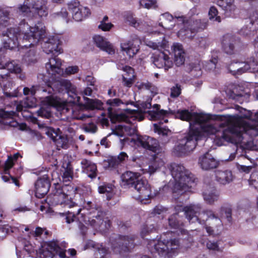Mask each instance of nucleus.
<instances>
[{
	"label": "nucleus",
	"instance_id": "37",
	"mask_svg": "<svg viewBox=\"0 0 258 258\" xmlns=\"http://www.w3.org/2000/svg\"><path fill=\"white\" fill-rule=\"evenodd\" d=\"M203 196L207 203L212 204L218 200L219 193L215 187H208L203 191Z\"/></svg>",
	"mask_w": 258,
	"mask_h": 258
},
{
	"label": "nucleus",
	"instance_id": "4",
	"mask_svg": "<svg viewBox=\"0 0 258 258\" xmlns=\"http://www.w3.org/2000/svg\"><path fill=\"white\" fill-rule=\"evenodd\" d=\"M32 19H28V21L23 20L20 23V30L23 34L22 40L20 41V46L26 47L35 46L40 43L43 51L52 55H57L62 51L59 46L60 41L56 36L45 37V27L40 21H34L36 23L33 26Z\"/></svg>",
	"mask_w": 258,
	"mask_h": 258
},
{
	"label": "nucleus",
	"instance_id": "11",
	"mask_svg": "<svg viewBox=\"0 0 258 258\" xmlns=\"http://www.w3.org/2000/svg\"><path fill=\"white\" fill-rule=\"evenodd\" d=\"M148 112L151 119L160 121L159 123L153 124L154 131L162 136L164 139L163 143H167L170 140L169 137L171 135V131L168 128L161 127L160 124L168 122L167 118L171 114V112L163 109L160 110V105L158 104H154L153 110L149 111Z\"/></svg>",
	"mask_w": 258,
	"mask_h": 258
},
{
	"label": "nucleus",
	"instance_id": "12",
	"mask_svg": "<svg viewBox=\"0 0 258 258\" xmlns=\"http://www.w3.org/2000/svg\"><path fill=\"white\" fill-rule=\"evenodd\" d=\"M42 99L41 101L42 106L37 111L38 116L49 118L51 115L50 111L51 107H55L58 110H62L63 112L64 110L70 111L67 104L62 102L59 98L55 96L54 94L44 97Z\"/></svg>",
	"mask_w": 258,
	"mask_h": 258
},
{
	"label": "nucleus",
	"instance_id": "19",
	"mask_svg": "<svg viewBox=\"0 0 258 258\" xmlns=\"http://www.w3.org/2000/svg\"><path fill=\"white\" fill-rule=\"evenodd\" d=\"M68 9L72 13L73 18L76 21H81L91 14L90 10L86 7L80 5L77 0L68 4Z\"/></svg>",
	"mask_w": 258,
	"mask_h": 258
},
{
	"label": "nucleus",
	"instance_id": "41",
	"mask_svg": "<svg viewBox=\"0 0 258 258\" xmlns=\"http://www.w3.org/2000/svg\"><path fill=\"white\" fill-rule=\"evenodd\" d=\"M16 113L14 111L0 109V122L15 126V125L14 124H11L12 122L11 121H8L7 120L13 118L16 115Z\"/></svg>",
	"mask_w": 258,
	"mask_h": 258
},
{
	"label": "nucleus",
	"instance_id": "61",
	"mask_svg": "<svg viewBox=\"0 0 258 258\" xmlns=\"http://www.w3.org/2000/svg\"><path fill=\"white\" fill-rule=\"evenodd\" d=\"M180 88L177 85H176V86L173 87L171 88V96L172 97H176L180 95Z\"/></svg>",
	"mask_w": 258,
	"mask_h": 258
},
{
	"label": "nucleus",
	"instance_id": "28",
	"mask_svg": "<svg viewBox=\"0 0 258 258\" xmlns=\"http://www.w3.org/2000/svg\"><path fill=\"white\" fill-rule=\"evenodd\" d=\"M32 12L35 13L33 17L36 18L46 17L48 15L47 2L46 0H31Z\"/></svg>",
	"mask_w": 258,
	"mask_h": 258
},
{
	"label": "nucleus",
	"instance_id": "38",
	"mask_svg": "<svg viewBox=\"0 0 258 258\" xmlns=\"http://www.w3.org/2000/svg\"><path fill=\"white\" fill-rule=\"evenodd\" d=\"M31 0H25L23 4L19 5L17 9V13L23 16L30 18L32 16V6Z\"/></svg>",
	"mask_w": 258,
	"mask_h": 258
},
{
	"label": "nucleus",
	"instance_id": "59",
	"mask_svg": "<svg viewBox=\"0 0 258 258\" xmlns=\"http://www.w3.org/2000/svg\"><path fill=\"white\" fill-rule=\"evenodd\" d=\"M124 73L122 75H125L128 77L134 78V71L133 69L128 66H125L122 68Z\"/></svg>",
	"mask_w": 258,
	"mask_h": 258
},
{
	"label": "nucleus",
	"instance_id": "56",
	"mask_svg": "<svg viewBox=\"0 0 258 258\" xmlns=\"http://www.w3.org/2000/svg\"><path fill=\"white\" fill-rule=\"evenodd\" d=\"M48 232L45 229H43L40 227H37L35 231L32 234V235L36 238L38 237H41L42 235H44L46 236L48 234Z\"/></svg>",
	"mask_w": 258,
	"mask_h": 258
},
{
	"label": "nucleus",
	"instance_id": "36",
	"mask_svg": "<svg viewBox=\"0 0 258 258\" xmlns=\"http://www.w3.org/2000/svg\"><path fill=\"white\" fill-rule=\"evenodd\" d=\"M216 181L220 184L226 185L231 182L233 179V176L231 171L217 170L215 172Z\"/></svg>",
	"mask_w": 258,
	"mask_h": 258
},
{
	"label": "nucleus",
	"instance_id": "45",
	"mask_svg": "<svg viewBox=\"0 0 258 258\" xmlns=\"http://www.w3.org/2000/svg\"><path fill=\"white\" fill-rule=\"evenodd\" d=\"M207 247L210 250L214 252H222L223 250V245L220 242L208 240L207 242Z\"/></svg>",
	"mask_w": 258,
	"mask_h": 258
},
{
	"label": "nucleus",
	"instance_id": "34",
	"mask_svg": "<svg viewBox=\"0 0 258 258\" xmlns=\"http://www.w3.org/2000/svg\"><path fill=\"white\" fill-rule=\"evenodd\" d=\"M171 49L174 55V61L177 66H180L185 60L184 51L182 45L179 43L173 44Z\"/></svg>",
	"mask_w": 258,
	"mask_h": 258
},
{
	"label": "nucleus",
	"instance_id": "46",
	"mask_svg": "<svg viewBox=\"0 0 258 258\" xmlns=\"http://www.w3.org/2000/svg\"><path fill=\"white\" fill-rule=\"evenodd\" d=\"M20 156L19 153L15 154L13 156H8V159L5 162L4 166V172L6 174L9 173V170L14 165V160H16Z\"/></svg>",
	"mask_w": 258,
	"mask_h": 258
},
{
	"label": "nucleus",
	"instance_id": "25",
	"mask_svg": "<svg viewBox=\"0 0 258 258\" xmlns=\"http://www.w3.org/2000/svg\"><path fill=\"white\" fill-rule=\"evenodd\" d=\"M198 164L203 170H209L217 168L219 162L211 154L207 152L199 157Z\"/></svg>",
	"mask_w": 258,
	"mask_h": 258
},
{
	"label": "nucleus",
	"instance_id": "54",
	"mask_svg": "<svg viewBox=\"0 0 258 258\" xmlns=\"http://www.w3.org/2000/svg\"><path fill=\"white\" fill-rule=\"evenodd\" d=\"M79 68L77 66H69L67 67L65 71H63V74H60V76L66 77L67 76L75 74L78 73Z\"/></svg>",
	"mask_w": 258,
	"mask_h": 258
},
{
	"label": "nucleus",
	"instance_id": "53",
	"mask_svg": "<svg viewBox=\"0 0 258 258\" xmlns=\"http://www.w3.org/2000/svg\"><path fill=\"white\" fill-rule=\"evenodd\" d=\"M191 72L192 75L198 77L201 76V67L199 62H196L195 63L191 64Z\"/></svg>",
	"mask_w": 258,
	"mask_h": 258
},
{
	"label": "nucleus",
	"instance_id": "33",
	"mask_svg": "<svg viewBox=\"0 0 258 258\" xmlns=\"http://www.w3.org/2000/svg\"><path fill=\"white\" fill-rule=\"evenodd\" d=\"M5 49L4 48H0V60L4 56ZM0 70H7L10 72L19 74L21 72V68L20 65L17 63L15 61H11L7 62L5 64L0 62Z\"/></svg>",
	"mask_w": 258,
	"mask_h": 258
},
{
	"label": "nucleus",
	"instance_id": "57",
	"mask_svg": "<svg viewBox=\"0 0 258 258\" xmlns=\"http://www.w3.org/2000/svg\"><path fill=\"white\" fill-rule=\"evenodd\" d=\"M113 26V25L109 22H100V24L98 25V27L99 29L102 30L103 31H109L112 28Z\"/></svg>",
	"mask_w": 258,
	"mask_h": 258
},
{
	"label": "nucleus",
	"instance_id": "44",
	"mask_svg": "<svg viewBox=\"0 0 258 258\" xmlns=\"http://www.w3.org/2000/svg\"><path fill=\"white\" fill-rule=\"evenodd\" d=\"M214 1L227 13H232L235 10L233 0H214Z\"/></svg>",
	"mask_w": 258,
	"mask_h": 258
},
{
	"label": "nucleus",
	"instance_id": "32",
	"mask_svg": "<svg viewBox=\"0 0 258 258\" xmlns=\"http://www.w3.org/2000/svg\"><path fill=\"white\" fill-rule=\"evenodd\" d=\"M18 240L19 243L18 245L19 246H22L23 249V251H21L18 249V246L17 245L16 246L17 258L24 257V256L23 255L22 253H23L24 251L27 252L30 256L33 257V253H35V250L34 249L33 246L30 243V242L22 238H19Z\"/></svg>",
	"mask_w": 258,
	"mask_h": 258
},
{
	"label": "nucleus",
	"instance_id": "27",
	"mask_svg": "<svg viewBox=\"0 0 258 258\" xmlns=\"http://www.w3.org/2000/svg\"><path fill=\"white\" fill-rule=\"evenodd\" d=\"M35 196L38 198L43 197L48 191L50 182L48 176L44 175L35 182Z\"/></svg>",
	"mask_w": 258,
	"mask_h": 258
},
{
	"label": "nucleus",
	"instance_id": "16",
	"mask_svg": "<svg viewBox=\"0 0 258 258\" xmlns=\"http://www.w3.org/2000/svg\"><path fill=\"white\" fill-rule=\"evenodd\" d=\"M36 92L42 93H48V89L44 87L39 86H33L31 88L25 87L23 89L24 95L29 94L31 96L27 97L24 100L21 101L16 106L17 109H22V107L25 108H33L37 106L36 99L34 97Z\"/></svg>",
	"mask_w": 258,
	"mask_h": 258
},
{
	"label": "nucleus",
	"instance_id": "62",
	"mask_svg": "<svg viewBox=\"0 0 258 258\" xmlns=\"http://www.w3.org/2000/svg\"><path fill=\"white\" fill-rule=\"evenodd\" d=\"M197 43L200 47H205L207 44V40L205 37H200L197 39Z\"/></svg>",
	"mask_w": 258,
	"mask_h": 258
},
{
	"label": "nucleus",
	"instance_id": "39",
	"mask_svg": "<svg viewBox=\"0 0 258 258\" xmlns=\"http://www.w3.org/2000/svg\"><path fill=\"white\" fill-rule=\"evenodd\" d=\"M10 9L0 7V29L6 27L10 23Z\"/></svg>",
	"mask_w": 258,
	"mask_h": 258
},
{
	"label": "nucleus",
	"instance_id": "24",
	"mask_svg": "<svg viewBox=\"0 0 258 258\" xmlns=\"http://www.w3.org/2000/svg\"><path fill=\"white\" fill-rule=\"evenodd\" d=\"M164 156L162 154H157L153 157L148 166H145L142 169L143 173H148L152 174L164 166Z\"/></svg>",
	"mask_w": 258,
	"mask_h": 258
},
{
	"label": "nucleus",
	"instance_id": "7",
	"mask_svg": "<svg viewBox=\"0 0 258 258\" xmlns=\"http://www.w3.org/2000/svg\"><path fill=\"white\" fill-rule=\"evenodd\" d=\"M173 179H171L167 185L163 187V190L169 189L176 196L187 191L194 185L196 178L188 170L182 165L171 163L169 167Z\"/></svg>",
	"mask_w": 258,
	"mask_h": 258
},
{
	"label": "nucleus",
	"instance_id": "48",
	"mask_svg": "<svg viewBox=\"0 0 258 258\" xmlns=\"http://www.w3.org/2000/svg\"><path fill=\"white\" fill-rule=\"evenodd\" d=\"M140 6L147 9H156L158 5L156 0H140Z\"/></svg>",
	"mask_w": 258,
	"mask_h": 258
},
{
	"label": "nucleus",
	"instance_id": "20",
	"mask_svg": "<svg viewBox=\"0 0 258 258\" xmlns=\"http://www.w3.org/2000/svg\"><path fill=\"white\" fill-rule=\"evenodd\" d=\"M151 58L154 64L158 68L167 71L173 66L172 58L164 51H159L154 53Z\"/></svg>",
	"mask_w": 258,
	"mask_h": 258
},
{
	"label": "nucleus",
	"instance_id": "55",
	"mask_svg": "<svg viewBox=\"0 0 258 258\" xmlns=\"http://www.w3.org/2000/svg\"><path fill=\"white\" fill-rule=\"evenodd\" d=\"M22 109H17L16 108L18 114V115L19 116V113H21V115L26 119L31 118L32 117L33 114L32 112L29 111L28 109V108H25L24 107H22Z\"/></svg>",
	"mask_w": 258,
	"mask_h": 258
},
{
	"label": "nucleus",
	"instance_id": "60",
	"mask_svg": "<svg viewBox=\"0 0 258 258\" xmlns=\"http://www.w3.org/2000/svg\"><path fill=\"white\" fill-rule=\"evenodd\" d=\"M217 58L214 57L213 59L210 60L209 62H207V64L205 65L206 69L209 70H212L216 68V64L217 62Z\"/></svg>",
	"mask_w": 258,
	"mask_h": 258
},
{
	"label": "nucleus",
	"instance_id": "49",
	"mask_svg": "<svg viewBox=\"0 0 258 258\" xmlns=\"http://www.w3.org/2000/svg\"><path fill=\"white\" fill-rule=\"evenodd\" d=\"M218 11L215 6H212L210 8L208 15L210 20L220 22L221 18L218 16Z\"/></svg>",
	"mask_w": 258,
	"mask_h": 258
},
{
	"label": "nucleus",
	"instance_id": "51",
	"mask_svg": "<svg viewBox=\"0 0 258 258\" xmlns=\"http://www.w3.org/2000/svg\"><path fill=\"white\" fill-rule=\"evenodd\" d=\"M249 184L252 186L258 191V171L253 172L249 179Z\"/></svg>",
	"mask_w": 258,
	"mask_h": 258
},
{
	"label": "nucleus",
	"instance_id": "18",
	"mask_svg": "<svg viewBox=\"0 0 258 258\" xmlns=\"http://www.w3.org/2000/svg\"><path fill=\"white\" fill-rule=\"evenodd\" d=\"M258 30V13L252 12L246 19L245 25L239 30L241 35L248 37L254 36Z\"/></svg>",
	"mask_w": 258,
	"mask_h": 258
},
{
	"label": "nucleus",
	"instance_id": "47",
	"mask_svg": "<svg viewBox=\"0 0 258 258\" xmlns=\"http://www.w3.org/2000/svg\"><path fill=\"white\" fill-rule=\"evenodd\" d=\"M167 44V41L163 40L162 42H153L149 41L146 42V45L153 49H157L161 51L162 49L165 48Z\"/></svg>",
	"mask_w": 258,
	"mask_h": 258
},
{
	"label": "nucleus",
	"instance_id": "52",
	"mask_svg": "<svg viewBox=\"0 0 258 258\" xmlns=\"http://www.w3.org/2000/svg\"><path fill=\"white\" fill-rule=\"evenodd\" d=\"M156 229L153 224L144 225L141 230V236L143 238L144 236L153 232Z\"/></svg>",
	"mask_w": 258,
	"mask_h": 258
},
{
	"label": "nucleus",
	"instance_id": "23",
	"mask_svg": "<svg viewBox=\"0 0 258 258\" xmlns=\"http://www.w3.org/2000/svg\"><path fill=\"white\" fill-rule=\"evenodd\" d=\"M141 41L137 37L121 43V50L125 52L130 57H133L139 51Z\"/></svg>",
	"mask_w": 258,
	"mask_h": 258
},
{
	"label": "nucleus",
	"instance_id": "30",
	"mask_svg": "<svg viewBox=\"0 0 258 258\" xmlns=\"http://www.w3.org/2000/svg\"><path fill=\"white\" fill-rule=\"evenodd\" d=\"M93 41L96 45L101 50L106 51L109 55H113L115 52V50L112 44L110 43L103 36L97 35L93 38Z\"/></svg>",
	"mask_w": 258,
	"mask_h": 258
},
{
	"label": "nucleus",
	"instance_id": "22",
	"mask_svg": "<svg viewBox=\"0 0 258 258\" xmlns=\"http://www.w3.org/2000/svg\"><path fill=\"white\" fill-rule=\"evenodd\" d=\"M185 21V17L183 16H175L173 17L169 13H165L161 15L158 21L159 25L165 29H171L175 24L179 25L180 23H183Z\"/></svg>",
	"mask_w": 258,
	"mask_h": 258
},
{
	"label": "nucleus",
	"instance_id": "10",
	"mask_svg": "<svg viewBox=\"0 0 258 258\" xmlns=\"http://www.w3.org/2000/svg\"><path fill=\"white\" fill-rule=\"evenodd\" d=\"M141 174L131 171H126L121 176V185L132 186L138 192V198L141 201L151 198V187L146 180L139 179Z\"/></svg>",
	"mask_w": 258,
	"mask_h": 258
},
{
	"label": "nucleus",
	"instance_id": "35",
	"mask_svg": "<svg viewBox=\"0 0 258 258\" xmlns=\"http://www.w3.org/2000/svg\"><path fill=\"white\" fill-rule=\"evenodd\" d=\"M82 171L88 175L90 178L93 179L97 176V166L91 161L83 159L81 162Z\"/></svg>",
	"mask_w": 258,
	"mask_h": 258
},
{
	"label": "nucleus",
	"instance_id": "58",
	"mask_svg": "<svg viewBox=\"0 0 258 258\" xmlns=\"http://www.w3.org/2000/svg\"><path fill=\"white\" fill-rule=\"evenodd\" d=\"M84 130L86 132L94 133L97 130V126L94 123H90L84 126Z\"/></svg>",
	"mask_w": 258,
	"mask_h": 258
},
{
	"label": "nucleus",
	"instance_id": "15",
	"mask_svg": "<svg viewBox=\"0 0 258 258\" xmlns=\"http://www.w3.org/2000/svg\"><path fill=\"white\" fill-rule=\"evenodd\" d=\"M66 250L61 248L57 240L44 242L41 244V247L36 251L37 257L52 258L53 253H55L60 258H70L66 254Z\"/></svg>",
	"mask_w": 258,
	"mask_h": 258
},
{
	"label": "nucleus",
	"instance_id": "8",
	"mask_svg": "<svg viewBox=\"0 0 258 258\" xmlns=\"http://www.w3.org/2000/svg\"><path fill=\"white\" fill-rule=\"evenodd\" d=\"M199 205L191 204L182 208L184 212L186 218L190 223H198L202 225H206L207 222L210 226H206L205 229L209 234L218 233L222 228V222L220 218L217 217L211 210H205L199 213L201 210Z\"/></svg>",
	"mask_w": 258,
	"mask_h": 258
},
{
	"label": "nucleus",
	"instance_id": "26",
	"mask_svg": "<svg viewBox=\"0 0 258 258\" xmlns=\"http://www.w3.org/2000/svg\"><path fill=\"white\" fill-rule=\"evenodd\" d=\"M138 144L144 148L151 150L155 153L159 152V145L158 142L155 139L149 136H138L137 139Z\"/></svg>",
	"mask_w": 258,
	"mask_h": 258
},
{
	"label": "nucleus",
	"instance_id": "1",
	"mask_svg": "<svg viewBox=\"0 0 258 258\" xmlns=\"http://www.w3.org/2000/svg\"><path fill=\"white\" fill-rule=\"evenodd\" d=\"M237 109L239 114L228 115L227 123L212 120L209 115L203 113L178 110L176 117L189 122V130L178 139L173 149L174 153L178 156L188 154L205 135H215L214 142L218 146L224 145L225 142L236 146V152L230 155L229 161L233 160L236 154L244 150H258V112L255 113L253 120L245 121L244 118L252 117V113L239 106Z\"/></svg>",
	"mask_w": 258,
	"mask_h": 258
},
{
	"label": "nucleus",
	"instance_id": "31",
	"mask_svg": "<svg viewBox=\"0 0 258 258\" xmlns=\"http://www.w3.org/2000/svg\"><path fill=\"white\" fill-rule=\"evenodd\" d=\"M47 136L50 137L58 147L67 149L69 147V140L68 137L64 135H59L52 129H49L46 132Z\"/></svg>",
	"mask_w": 258,
	"mask_h": 258
},
{
	"label": "nucleus",
	"instance_id": "40",
	"mask_svg": "<svg viewBox=\"0 0 258 258\" xmlns=\"http://www.w3.org/2000/svg\"><path fill=\"white\" fill-rule=\"evenodd\" d=\"M125 19L128 24L140 31L146 30L145 23L140 20H137L132 14H127L125 16Z\"/></svg>",
	"mask_w": 258,
	"mask_h": 258
},
{
	"label": "nucleus",
	"instance_id": "21",
	"mask_svg": "<svg viewBox=\"0 0 258 258\" xmlns=\"http://www.w3.org/2000/svg\"><path fill=\"white\" fill-rule=\"evenodd\" d=\"M221 44L223 50L229 54H233L237 51L241 44L239 38L230 34L223 36Z\"/></svg>",
	"mask_w": 258,
	"mask_h": 258
},
{
	"label": "nucleus",
	"instance_id": "17",
	"mask_svg": "<svg viewBox=\"0 0 258 258\" xmlns=\"http://www.w3.org/2000/svg\"><path fill=\"white\" fill-rule=\"evenodd\" d=\"M134 236H122L114 239H110L113 251L116 254H122L129 251L134 246Z\"/></svg>",
	"mask_w": 258,
	"mask_h": 258
},
{
	"label": "nucleus",
	"instance_id": "13",
	"mask_svg": "<svg viewBox=\"0 0 258 258\" xmlns=\"http://www.w3.org/2000/svg\"><path fill=\"white\" fill-rule=\"evenodd\" d=\"M179 25H182L183 28L178 32L177 36L182 40L192 39L197 33L204 30L206 26V23L201 20L187 19L185 17L184 22H180Z\"/></svg>",
	"mask_w": 258,
	"mask_h": 258
},
{
	"label": "nucleus",
	"instance_id": "14",
	"mask_svg": "<svg viewBox=\"0 0 258 258\" xmlns=\"http://www.w3.org/2000/svg\"><path fill=\"white\" fill-rule=\"evenodd\" d=\"M227 69L234 76L240 75L247 71L258 73V52L245 62H231L227 67Z\"/></svg>",
	"mask_w": 258,
	"mask_h": 258
},
{
	"label": "nucleus",
	"instance_id": "6",
	"mask_svg": "<svg viewBox=\"0 0 258 258\" xmlns=\"http://www.w3.org/2000/svg\"><path fill=\"white\" fill-rule=\"evenodd\" d=\"M106 103L108 106L107 108V117L109 118L112 122L123 121L125 124L118 125V130L115 132L114 134L119 137L125 136H132L136 134L137 125L133 121L137 120L142 121L144 116L139 111L135 110L125 109L124 112L114 113L116 107L124 106L128 104L129 102H123L118 98L109 99Z\"/></svg>",
	"mask_w": 258,
	"mask_h": 258
},
{
	"label": "nucleus",
	"instance_id": "64",
	"mask_svg": "<svg viewBox=\"0 0 258 258\" xmlns=\"http://www.w3.org/2000/svg\"><path fill=\"white\" fill-rule=\"evenodd\" d=\"M122 78L124 85L127 87H130L131 86L134 79V78L128 77L125 75H122Z\"/></svg>",
	"mask_w": 258,
	"mask_h": 258
},
{
	"label": "nucleus",
	"instance_id": "2",
	"mask_svg": "<svg viewBox=\"0 0 258 258\" xmlns=\"http://www.w3.org/2000/svg\"><path fill=\"white\" fill-rule=\"evenodd\" d=\"M77 187L72 185L65 184L62 186L55 185L52 192L49 195L47 201L51 205H60L70 210L60 214L66 216V222L77 220L80 223L81 232L83 234L93 233L92 229L105 232L110 227V222L105 217V213L100 208H91V202H84L83 207L78 205L72 200L77 191Z\"/></svg>",
	"mask_w": 258,
	"mask_h": 258
},
{
	"label": "nucleus",
	"instance_id": "9",
	"mask_svg": "<svg viewBox=\"0 0 258 258\" xmlns=\"http://www.w3.org/2000/svg\"><path fill=\"white\" fill-rule=\"evenodd\" d=\"M23 34L20 30V26L18 28H11L3 34L4 47L8 49L18 48L22 53L23 60L28 64L35 63L37 60V55L34 49L35 46L22 47L20 41L22 40Z\"/></svg>",
	"mask_w": 258,
	"mask_h": 258
},
{
	"label": "nucleus",
	"instance_id": "29",
	"mask_svg": "<svg viewBox=\"0 0 258 258\" xmlns=\"http://www.w3.org/2000/svg\"><path fill=\"white\" fill-rule=\"evenodd\" d=\"M86 248H93L95 250V258H106V255L109 253L108 248L103 243H96L92 240H89L86 244Z\"/></svg>",
	"mask_w": 258,
	"mask_h": 258
},
{
	"label": "nucleus",
	"instance_id": "3",
	"mask_svg": "<svg viewBox=\"0 0 258 258\" xmlns=\"http://www.w3.org/2000/svg\"><path fill=\"white\" fill-rule=\"evenodd\" d=\"M62 62L60 59L56 55H54L49 59L48 61L45 64L46 74H39L38 79L42 80L45 83V87L48 89V93L52 94V92H62L65 90L67 95L73 98L72 102L74 103H78L79 105L74 106L71 111L72 113V117L77 119H83L90 116L86 115L82 113L84 109L90 110H101L103 108V103L98 99H92L83 96L84 104L81 102V98L77 96L76 88L69 80L61 79L51 84V81L53 80L56 75L60 76L63 74V69L61 68ZM72 102V100H70Z\"/></svg>",
	"mask_w": 258,
	"mask_h": 258
},
{
	"label": "nucleus",
	"instance_id": "43",
	"mask_svg": "<svg viewBox=\"0 0 258 258\" xmlns=\"http://www.w3.org/2000/svg\"><path fill=\"white\" fill-rule=\"evenodd\" d=\"M113 186L111 184H105L100 185L98 187V191L100 194L105 195L107 200H109L113 196Z\"/></svg>",
	"mask_w": 258,
	"mask_h": 258
},
{
	"label": "nucleus",
	"instance_id": "63",
	"mask_svg": "<svg viewBox=\"0 0 258 258\" xmlns=\"http://www.w3.org/2000/svg\"><path fill=\"white\" fill-rule=\"evenodd\" d=\"M237 168L239 171L244 172L246 173H248L251 171V170L252 168V166H250V165L245 166V165L238 164Z\"/></svg>",
	"mask_w": 258,
	"mask_h": 258
},
{
	"label": "nucleus",
	"instance_id": "50",
	"mask_svg": "<svg viewBox=\"0 0 258 258\" xmlns=\"http://www.w3.org/2000/svg\"><path fill=\"white\" fill-rule=\"evenodd\" d=\"M138 87L140 89H146L150 90L153 95L156 94L158 92L157 88L148 82L141 83L139 85Z\"/></svg>",
	"mask_w": 258,
	"mask_h": 258
},
{
	"label": "nucleus",
	"instance_id": "5",
	"mask_svg": "<svg viewBox=\"0 0 258 258\" xmlns=\"http://www.w3.org/2000/svg\"><path fill=\"white\" fill-rule=\"evenodd\" d=\"M177 214H173L168 218L169 226L176 231H168L163 233L160 237L148 241L147 247L149 251L155 256L167 255L168 257L175 255L178 252L179 242L176 239H172V233L179 235H186L187 231L184 230L179 223Z\"/></svg>",
	"mask_w": 258,
	"mask_h": 258
},
{
	"label": "nucleus",
	"instance_id": "42",
	"mask_svg": "<svg viewBox=\"0 0 258 258\" xmlns=\"http://www.w3.org/2000/svg\"><path fill=\"white\" fill-rule=\"evenodd\" d=\"M63 169L62 171V179L63 182H68L73 179V168L69 162L64 163L62 165Z\"/></svg>",
	"mask_w": 258,
	"mask_h": 258
}]
</instances>
